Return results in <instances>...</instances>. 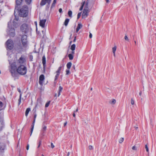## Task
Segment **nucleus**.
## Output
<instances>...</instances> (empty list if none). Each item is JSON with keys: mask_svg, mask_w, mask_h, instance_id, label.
Returning <instances> with one entry per match:
<instances>
[{"mask_svg": "<svg viewBox=\"0 0 156 156\" xmlns=\"http://www.w3.org/2000/svg\"><path fill=\"white\" fill-rule=\"evenodd\" d=\"M69 19H67L65 20V22H64V25L66 26H67V25L68 24L69 22Z\"/></svg>", "mask_w": 156, "mask_h": 156, "instance_id": "nucleus-26", "label": "nucleus"}, {"mask_svg": "<svg viewBox=\"0 0 156 156\" xmlns=\"http://www.w3.org/2000/svg\"><path fill=\"white\" fill-rule=\"evenodd\" d=\"M25 1L27 4L30 5L31 2L32 0H25Z\"/></svg>", "mask_w": 156, "mask_h": 156, "instance_id": "nucleus-31", "label": "nucleus"}, {"mask_svg": "<svg viewBox=\"0 0 156 156\" xmlns=\"http://www.w3.org/2000/svg\"><path fill=\"white\" fill-rule=\"evenodd\" d=\"M20 29L22 32L26 34L28 32L29 27L27 24H24L21 26Z\"/></svg>", "mask_w": 156, "mask_h": 156, "instance_id": "nucleus-8", "label": "nucleus"}, {"mask_svg": "<svg viewBox=\"0 0 156 156\" xmlns=\"http://www.w3.org/2000/svg\"><path fill=\"white\" fill-rule=\"evenodd\" d=\"M73 69H75V66H73Z\"/></svg>", "mask_w": 156, "mask_h": 156, "instance_id": "nucleus-62", "label": "nucleus"}, {"mask_svg": "<svg viewBox=\"0 0 156 156\" xmlns=\"http://www.w3.org/2000/svg\"><path fill=\"white\" fill-rule=\"evenodd\" d=\"M42 62L44 69L45 68L46 64V58L45 56L44 55L42 57Z\"/></svg>", "mask_w": 156, "mask_h": 156, "instance_id": "nucleus-15", "label": "nucleus"}, {"mask_svg": "<svg viewBox=\"0 0 156 156\" xmlns=\"http://www.w3.org/2000/svg\"><path fill=\"white\" fill-rule=\"evenodd\" d=\"M15 62H13L11 64L9 68V71L12 74V76H15V73L16 72V70L17 69L16 66Z\"/></svg>", "mask_w": 156, "mask_h": 156, "instance_id": "nucleus-4", "label": "nucleus"}, {"mask_svg": "<svg viewBox=\"0 0 156 156\" xmlns=\"http://www.w3.org/2000/svg\"><path fill=\"white\" fill-rule=\"evenodd\" d=\"M116 46H115L114 47L112 48V52L113 53L115 52V51L116 50Z\"/></svg>", "mask_w": 156, "mask_h": 156, "instance_id": "nucleus-34", "label": "nucleus"}, {"mask_svg": "<svg viewBox=\"0 0 156 156\" xmlns=\"http://www.w3.org/2000/svg\"><path fill=\"white\" fill-rule=\"evenodd\" d=\"M4 127V122L2 118L0 117V131H1Z\"/></svg>", "mask_w": 156, "mask_h": 156, "instance_id": "nucleus-13", "label": "nucleus"}, {"mask_svg": "<svg viewBox=\"0 0 156 156\" xmlns=\"http://www.w3.org/2000/svg\"><path fill=\"white\" fill-rule=\"evenodd\" d=\"M17 90H18V92L20 93V94H22V93L21 92V90H20V89H19V88H18L17 89Z\"/></svg>", "mask_w": 156, "mask_h": 156, "instance_id": "nucleus-51", "label": "nucleus"}, {"mask_svg": "<svg viewBox=\"0 0 156 156\" xmlns=\"http://www.w3.org/2000/svg\"><path fill=\"white\" fill-rule=\"evenodd\" d=\"M23 0H16V2L17 5H19L22 2Z\"/></svg>", "mask_w": 156, "mask_h": 156, "instance_id": "nucleus-22", "label": "nucleus"}, {"mask_svg": "<svg viewBox=\"0 0 156 156\" xmlns=\"http://www.w3.org/2000/svg\"><path fill=\"white\" fill-rule=\"evenodd\" d=\"M62 68V66H60V67H59L58 68V70L56 71V73H60V70H61V68Z\"/></svg>", "mask_w": 156, "mask_h": 156, "instance_id": "nucleus-38", "label": "nucleus"}, {"mask_svg": "<svg viewBox=\"0 0 156 156\" xmlns=\"http://www.w3.org/2000/svg\"><path fill=\"white\" fill-rule=\"evenodd\" d=\"M124 39H125V40L127 41H129V38L126 35L125 36Z\"/></svg>", "mask_w": 156, "mask_h": 156, "instance_id": "nucleus-41", "label": "nucleus"}, {"mask_svg": "<svg viewBox=\"0 0 156 156\" xmlns=\"http://www.w3.org/2000/svg\"><path fill=\"white\" fill-rule=\"evenodd\" d=\"M106 2L107 3H108L109 2V0H106Z\"/></svg>", "mask_w": 156, "mask_h": 156, "instance_id": "nucleus-61", "label": "nucleus"}, {"mask_svg": "<svg viewBox=\"0 0 156 156\" xmlns=\"http://www.w3.org/2000/svg\"><path fill=\"white\" fill-rule=\"evenodd\" d=\"M59 12L60 13H61L62 12V9L61 8H60L59 9Z\"/></svg>", "mask_w": 156, "mask_h": 156, "instance_id": "nucleus-50", "label": "nucleus"}, {"mask_svg": "<svg viewBox=\"0 0 156 156\" xmlns=\"http://www.w3.org/2000/svg\"><path fill=\"white\" fill-rule=\"evenodd\" d=\"M141 94H142V92H141V91H140V93H139V94L140 96L141 95Z\"/></svg>", "mask_w": 156, "mask_h": 156, "instance_id": "nucleus-58", "label": "nucleus"}, {"mask_svg": "<svg viewBox=\"0 0 156 156\" xmlns=\"http://www.w3.org/2000/svg\"><path fill=\"white\" fill-rule=\"evenodd\" d=\"M132 149L133 150L136 151L137 150V147L136 146H134L132 147Z\"/></svg>", "mask_w": 156, "mask_h": 156, "instance_id": "nucleus-39", "label": "nucleus"}, {"mask_svg": "<svg viewBox=\"0 0 156 156\" xmlns=\"http://www.w3.org/2000/svg\"><path fill=\"white\" fill-rule=\"evenodd\" d=\"M84 5V9H88V1H87L86 2H85Z\"/></svg>", "mask_w": 156, "mask_h": 156, "instance_id": "nucleus-19", "label": "nucleus"}, {"mask_svg": "<svg viewBox=\"0 0 156 156\" xmlns=\"http://www.w3.org/2000/svg\"><path fill=\"white\" fill-rule=\"evenodd\" d=\"M51 0H42L40 3L41 5L43 6L45 5L46 2L48 4H50Z\"/></svg>", "mask_w": 156, "mask_h": 156, "instance_id": "nucleus-12", "label": "nucleus"}, {"mask_svg": "<svg viewBox=\"0 0 156 156\" xmlns=\"http://www.w3.org/2000/svg\"><path fill=\"white\" fill-rule=\"evenodd\" d=\"M73 116L75 117V113L74 112L73 114Z\"/></svg>", "mask_w": 156, "mask_h": 156, "instance_id": "nucleus-59", "label": "nucleus"}, {"mask_svg": "<svg viewBox=\"0 0 156 156\" xmlns=\"http://www.w3.org/2000/svg\"><path fill=\"white\" fill-rule=\"evenodd\" d=\"M42 32L44 34V31H43V30H42Z\"/></svg>", "mask_w": 156, "mask_h": 156, "instance_id": "nucleus-64", "label": "nucleus"}, {"mask_svg": "<svg viewBox=\"0 0 156 156\" xmlns=\"http://www.w3.org/2000/svg\"><path fill=\"white\" fill-rule=\"evenodd\" d=\"M75 44H73L71 45L70 49L72 51L74 50L75 49Z\"/></svg>", "mask_w": 156, "mask_h": 156, "instance_id": "nucleus-25", "label": "nucleus"}, {"mask_svg": "<svg viewBox=\"0 0 156 156\" xmlns=\"http://www.w3.org/2000/svg\"><path fill=\"white\" fill-rule=\"evenodd\" d=\"M131 103L132 105H133L134 104V101L133 98H132L131 100Z\"/></svg>", "mask_w": 156, "mask_h": 156, "instance_id": "nucleus-44", "label": "nucleus"}, {"mask_svg": "<svg viewBox=\"0 0 156 156\" xmlns=\"http://www.w3.org/2000/svg\"><path fill=\"white\" fill-rule=\"evenodd\" d=\"M21 96H22V94H20V98H19V100H18L19 102H18V104L19 105L20 104L21 102Z\"/></svg>", "mask_w": 156, "mask_h": 156, "instance_id": "nucleus-29", "label": "nucleus"}, {"mask_svg": "<svg viewBox=\"0 0 156 156\" xmlns=\"http://www.w3.org/2000/svg\"><path fill=\"white\" fill-rule=\"evenodd\" d=\"M16 70L19 74L24 75L27 73V69L26 67L24 65H21L18 66Z\"/></svg>", "mask_w": 156, "mask_h": 156, "instance_id": "nucleus-1", "label": "nucleus"}, {"mask_svg": "<svg viewBox=\"0 0 156 156\" xmlns=\"http://www.w3.org/2000/svg\"><path fill=\"white\" fill-rule=\"evenodd\" d=\"M57 0H54V1L53 2L51 5V8H52L53 7H54L55 5V4L56 3V1Z\"/></svg>", "mask_w": 156, "mask_h": 156, "instance_id": "nucleus-32", "label": "nucleus"}, {"mask_svg": "<svg viewBox=\"0 0 156 156\" xmlns=\"http://www.w3.org/2000/svg\"><path fill=\"white\" fill-rule=\"evenodd\" d=\"M45 121H44L43 123V125L42 126V129H41L40 136L41 138L42 139L43 137L45 135L46 133V131L47 129V126L45 125Z\"/></svg>", "mask_w": 156, "mask_h": 156, "instance_id": "nucleus-5", "label": "nucleus"}, {"mask_svg": "<svg viewBox=\"0 0 156 156\" xmlns=\"http://www.w3.org/2000/svg\"><path fill=\"white\" fill-rule=\"evenodd\" d=\"M88 148H89V150H91L93 149V146L91 145H90L89 146Z\"/></svg>", "mask_w": 156, "mask_h": 156, "instance_id": "nucleus-43", "label": "nucleus"}, {"mask_svg": "<svg viewBox=\"0 0 156 156\" xmlns=\"http://www.w3.org/2000/svg\"><path fill=\"white\" fill-rule=\"evenodd\" d=\"M29 145H27V150H28L29 149Z\"/></svg>", "mask_w": 156, "mask_h": 156, "instance_id": "nucleus-55", "label": "nucleus"}, {"mask_svg": "<svg viewBox=\"0 0 156 156\" xmlns=\"http://www.w3.org/2000/svg\"><path fill=\"white\" fill-rule=\"evenodd\" d=\"M30 110V108H27L25 112V115L26 117H27L28 115L29 112Z\"/></svg>", "mask_w": 156, "mask_h": 156, "instance_id": "nucleus-20", "label": "nucleus"}, {"mask_svg": "<svg viewBox=\"0 0 156 156\" xmlns=\"http://www.w3.org/2000/svg\"><path fill=\"white\" fill-rule=\"evenodd\" d=\"M51 147L52 148H54L55 147V146L52 143H51Z\"/></svg>", "mask_w": 156, "mask_h": 156, "instance_id": "nucleus-47", "label": "nucleus"}, {"mask_svg": "<svg viewBox=\"0 0 156 156\" xmlns=\"http://www.w3.org/2000/svg\"><path fill=\"white\" fill-rule=\"evenodd\" d=\"M37 116V115L35 113L34 114V119H36Z\"/></svg>", "mask_w": 156, "mask_h": 156, "instance_id": "nucleus-49", "label": "nucleus"}, {"mask_svg": "<svg viewBox=\"0 0 156 156\" xmlns=\"http://www.w3.org/2000/svg\"><path fill=\"white\" fill-rule=\"evenodd\" d=\"M75 53L74 50L72 51L71 52V54H72V55L74 54Z\"/></svg>", "mask_w": 156, "mask_h": 156, "instance_id": "nucleus-53", "label": "nucleus"}, {"mask_svg": "<svg viewBox=\"0 0 156 156\" xmlns=\"http://www.w3.org/2000/svg\"><path fill=\"white\" fill-rule=\"evenodd\" d=\"M27 36L25 35H23L22 37L21 42L23 47L25 48L27 45Z\"/></svg>", "mask_w": 156, "mask_h": 156, "instance_id": "nucleus-6", "label": "nucleus"}, {"mask_svg": "<svg viewBox=\"0 0 156 156\" xmlns=\"http://www.w3.org/2000/svg\"><path fill=\"white\" fill-rule=\"evenodd\" d=\"M67 122H65L64 124V126H65L66 124H67Z\"/></svg>", "mask_w": 156, "mask_h": 156, "instance_id": "nucleus-54", "label": "nucleus"}, {"mask_svg": "<svg viewBox=\"0 0 156 156\" xmlns=\"http://www.w3.org/2000/svg\"><path fill=\"white\" fill-rule=\"evenodd\" d=\"M44 79V76L43 74L41 75L39 77V83L41 85H42Z\"/></svg>", "mask_w": 156, "mask_h": 156, "instance_id": "nucleus-11", "label": "nucleus"}, {"mask_svg": "<svg viewBox=\"0 0 156 156\" xmlns=\"http://www.w3.org/2000/svg\"><path fill=\"white\" fill-rule=\"evenodd\" d=\"M28 13V8L27 5L23 6L20 9L19 15L23 17H26L27 16Z\"/></svg>", "mask_w": 156, "mask_h": 156, "instance_id": "nucleus-2", "label": "nucleus"}, {"mask_svg": "<svg viewBox=\"0 0 156 156\" xmlns=\"http://www.w3.org/2000/svg\"><path fill=\"white\" fill-rule=\"evenodd\" d=\"M69 152H68L67 153V156H69Z\"/></svg>", "mask_w": 156, "mask_h": 156, "instance_id": "nucleus-60", "label": "nucleus"}, {"mask_svg": "<svg viewBox=\"0 0 156 156\" xmlns=\"http://www.w3.org/2000/svg\"><path fill=\"white\" fill-rule=\"evenodd\" d=\"M35 121V119H34L33 123H32V125L31 126V130H30V136H31V134L32 133V132H33Z\"/></svg>", "mask_w": 156, "mask_h": 156, "instance_id": "nucleus-17", "label": "nucleus"}, {"mask_svg": "<svg viewBox=\"0 0 156 156\" xmlns=\"http://www.w3.org/2000/svg\"><path fill=\"white\" fill-rule=\"evenodd\" d=\"M72 66V63L71 62H68L67 64V67L68 69H69Z\"/></svg>", "mask_w": 156, "mask_h": 156, "instance_id": "nucleus-24", "label": "nucleus"}, {"mask_svg": "<svg viewBox=\"0 0 156 156\" xmlns=\"http://www.w3.org/2000/svg\"><path fill=\"white\" fill-rule=\"evenodd\" d=\"M7 48L11 50L13 47V43L12 40L11 39L8 40L6 43Z\"/></svg>", "mask_w": 156, "mask_h": 156, "instance_id": "nucleus-7", "label": "nucleus"}, {"mask_svg": "<svg viewBox=\"0 0 156 156\" xmlns=\"http://www.w3.org/2000/svg\"><path fill=\"white\" fill-rule=\"evenodd\" d=\"M56 74L55 76V81L56 80H57L59 75V73H56Z\"/></svg>", "mask_w": 156, "mask_h": 156, "instance_id": "nucleus-30", "label": "nucleus"}, {"mask_svg": "<svg viewBox=\"0 0 156 156\" xmlns=\"http://www.w3.org/2000/svg\"><path fill=\"white\" fill-rule=\"evenodd\" d=\"M46 22V20H40V25L41 27L44 28V27L45 23Z\"/></svg>", "mask_w": 156, "mask_h": 156, "instance_id": "nucleus-14", "label": "nucleus"}, {"mask_svg": "<svg viewBox=\"0 0 156 156\" xmlns=\"http://www.w3.org/2000/svg\"><path fill=\"white\" fill-rule=\"evenodd\" d=\"M78 111V109L77 108L75 111H74V112L76 113V112H77Z\"/></svg>", "mask_w": 156, "mask_h": 156, "instance_id": "nucleus-57", "label": "nucleus"}, {"mask_svg": "<svg viewBox=\"0 0 156 156\" xmlns=\"http://www.w3.org/2000/svg\"><path fill=\"white\" fill-rule=\"evenodd\" d=\"M89 12L88 9H84L83 13L82 15V17L83 18H86L88 15Z\"/></svg>", "mask_w": 156, "mask_h": 156, "instance_id": "nucleus-10", "label": "nucleus"}, {"mask_svg": "<svg viewBox=\"0 0 156 156\" xmlns=\"http://www.w3.org/2000/svg\"><path fill=\"white\" fill-rule=\"evenodd\" d=\"M41 144V140L40 141L39 143V145H38V148L40 147V146Z\"/></svg>", "mask_w": 156, "mask_h": 156, "instance_id": "nucleus-48", "label": "nucleus"}, {"mask_svg": "<svg viewBox=\"0 0 156 156\" xmlns=\"http://www.w3.org/2000/svg\"><path fill=\"white\" fill-rule=\"evenodd\" d=\"M62 87L61 86H60L59 87L58 92V97L59 96V95H60L61 92L62 91Z\"/></svg>", "mask_w": 156, "mask_h": 156, "instance_id": "nucleus-21", "label": "nucleus"}, {"mask_svg": "<svg viewBox=\"0 0 156 156\" xmlns=\"http://www.w3.org/2000/svg\"><path fill=\"white\" fill-rule=\"evenodd\" d=\"M69 69H66V75H68L69 73H70V71H69Z\"/></svg>", "mask_w": 156, "mask_h": 156, "instance_id": "nucleus-42", "label": "nucleus"}, {"mask_svg": "<svg viewBox=\"0 0 156 156\" xmlns=\"http://www.w3.org/2000/svg\"><path fill=\"white\" fill-rule=\"evenodd\" d=\"M72 12L70 10V11H69V12H68V14L69 17H72Z\"/></svg>", "mask_w": 156, "mask_h": 156, "instance_id": "nucleus-33", "label": "nucleus"}, {"mask_svg": "<svg viewBox=\"0 0 156 156\" xmlns=\"http://www.w3.org/2000/svg\"><path fill=\"white\" fill-rule=\"evenodd\" d=\"M8 28L7 31L8 34L10 37H14L15 35V30L14 28L12 27L10 22L8 23Z\"/></svg>", "mask_w": 156, "mask_h": 156, "instance_id": "nucleus-3", "label": "nucleus"}, {"mask_svg": "<svg viewBox=\"0 0 156 156\" xmlns=\"http://www.w3.org/2000/svg\"><path fill=\"white\" fill-rule=\"evenodd\" d=\"M68 57L69 58V59L70 60H72L73 59V55L72 54H69L68 55Z\"/></svg>", "mask_w": 156, "mask_h": 156, "instance_id": "nucleus-28", "label": "nucleus"}, {"mask_svg": "<svg viewBox=\"0 0 156 156\" xmlns=\"http://www.w3.org/2000/svg\"><path fill=\"white\" fill-rule=\"evenodd\" d=\"M50 101H49L48 102H47L45 105V107H46V108L48 107V106L50 104Z\"/></svg>", "mask_w": 156, "mask_h": 156, "instance_id": "nucleus-36", "label": "nucleus"}, {"mask_svg": "<svg viewBox=\"0 0 156 156\" xmlns=\"http://www.w3.org/2000/svg\"><path fill=\"white\" fill-rule=\"evenodd\" d=\"M114 56H115V52L113 53Z\"/></svg>", "mask_w": 156, "mask_h": 156, "instance_id": "nucleus-63", "label": "nucleus"}, {"mask_svg": "<svg viewBox=\"0 0 156 156\" xmlns=\"http://www.w3.org/2000/svg\"><path fill=\"white\" fill-rule=\"evenodd\" d=\"M25 62V59L23 56H21V57L18 60L17 62V66H19L21 65H24V64Z\"/></svg>", "mask_w": 156, "mask_h": 156, "instance_id": "nucleus-9", "label": "nucleus"}, {"mask_svg": "<svg viewBox=\"0 0 156 156\" xmlns=\"http://www.w3.org/2000/svg\"><path fill=\"white\" fill-rule=\"evenodd\" d=\"M82 27V25L80 23H79L76 29V32H78L80 29Z\"/></svg>", "mask_w": 156, "mask_h": 156, "instance_id": "nucleus-18", "label": "nucleus"}, {"mask_svg": "<svg viewBox=\"0 0 156 156\" xmlns=\"http://www.w3.org/2000/svg\"><path fill=\"white\" fill-rule=\"evenodd\" d=\"M124 140V138H121L119 140V142L120 143H122Z\"/></svg>", "mask_w": 156, "mask_h": 156, "instance_id": "nucleus-35", "label": "nucleus"}, {"mask_svg": "<svg viewBox=\"0 0 156 156\" xmlns=\"http://www.w3.org/2000/svg\"><path fill=\"white\" fill-rule=\"evenodd\" d=\"M116 102V100L115 99H113L111 103L115 104Z\"/></svg>", "mask_w": 156, "mask_h": 156, "instance_id": "nucleus-46", "label": "nucleus"}, {"mask_svg": "<svg viewBox=\"0 0 156 156\" xmlns=\"http://www.w3.org/2000/svg\"><path fill=\"white\" fill-rule=\"evenodd\" d=\"M4 108L3 103L2 102L0 101V110L3 109Z\"/></svg>", "mask_w": 156, "mask_h": 156, "instance_id": "nucleus-23", "label": "nucleus"}, {"mask_svg": "<svg viewBox=\"0 0 156 156\" xmlns=\"http://www.w3.org/2000/svg\"><path fill=\"white\" fill-rule=\"evenodd\" d=\"M81 15V12L79 13L77 15V19L80 18Z\"/></svg>", "mask_w": 156, "mask_h": 156, "instance_id": "nucleus-45", "label": "nucleus"}, {"mask_svg": "<svg viewBox=\"0 0 156 156\" xmlns=\"http://www.w3.org/2000/svg\"><path fill=\"white\" fill-rule=\"evenodd\" d=\"M5 145L3 143H0V152H2L5 148Z\"/></svg>", "mask_w": 156, "mask_h": 156, "instance_id": "nucleus-16", "label": "nucleus"}, {"mask_svg": "<svg viewBox=\"0 0 156 156\" xmlns=\"http://www.w3.org/2000/svg\"><path fill=\"white\" fill-rule=\"evenodd\" d=\"M85 3V2H83L82 5V6H81V7H80V10H81L83 9V6H84V3Z\"/></svg>", "mask_w": 156, "mask_h": 156, "instance_id": "nucleus-37", "label": "nucleus"}, {"mask_svg": "<svg viewBox=\"0 0 156 156\" xmlns=\"http://www.w3.org/2000/svg\"><path fill=\"white\" fill-rule=\"evenodd\" d=\"M89 37H90V38H91L92 37V34H91V33H90Z\"/></svg>", "mask_w": 156, "mask_h": 156, "instance_id": "nucleus-52", "label": "nucleus"}, {"mask_svg": "<svg viewBox=\"0 0 156 156\" xmlns=\"http://www.w3.org/2000/svg\"><path fill=\"white\" fill-rule=\"evenodd\" d=\"M18 20V19L17 18H16V19H15L13 20V26H15V27H16V23H15L16 21H17Z\"/></svg>", "mask_w": 156, "mask_h": 156, "instance_id": "nucleus-27", "label": "nucleus"}, {"mask_svg": "<svg viewBox=\"0 0 156 156\" xmlns=\"http://www.w3.org/2000/svg\"><path fill=\"white\" fill-rule=\"evenodd\" d=\"M76 36H75V37L74 39V40H73V42H75L76 41Z\"/></svg>", "mask_w": 156, "mask_h": 156, "instance_id": "nucleus-56", "label": "nucleus"}, {"mask_svg": "<svg viewBox=\"0 0 156 156\" xmlns=\"http://www.w3.org/2000/svg\"><path fill=\"white\" fill-rule=\"evenodd\" d=\"M145 148L146 149V151L148 152H149V149H148V147H147V145H145Z\"/></svg>", "mask_w": 156, "mask_h": 156, "instance_id": "nucleus-40", "label": "nucleus"}]
</instances>
